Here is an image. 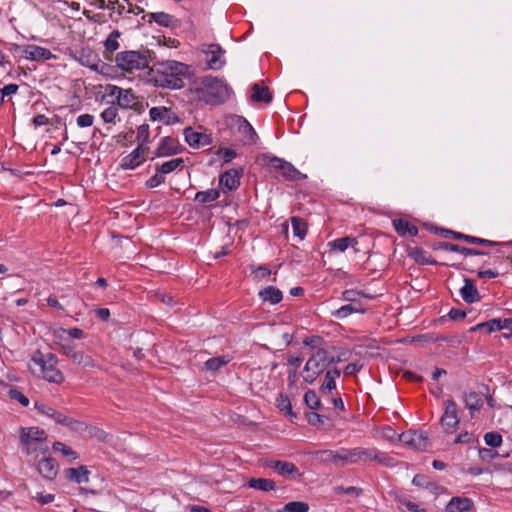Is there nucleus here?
Returning <instances> with one entry per match:
<instances>
[{
  "label": "nucleus",
  "mask_w": 512,
  "mask_h": 512,
  "mask_svg": "<svg viewBox=\"0 0 512 512\" xmlns=\"http://www.w3.org/2000/svg\"><path fill=\"white\" fill-rule=\"evenodd\" d=\"M190 91L207 104L224 103L231 94V88L224 79L210 75L194 80Z\"/></svg>",
  "instance_id": "obj_1"
},
{
  "label": "nucleus",
  "mask_w": 512,
  "mask_h": 512,
  "mask_svg": "<svg viewBox=\"0 0 512 512\" xmlns=\"http://www.w3.org/2000/svg\"><path fill=\"white\" fill-rule=\"evenodd\" d=\"M191 75L188 65L174 60L160 62L154 70V80L158 86L175 90L183 88L185 80Z\"/></svg>",
  "instance_id": "obj_2"
},
{
  "label": "nucleus",
  "mask_w": 512,
  "mask_h": 512,
  "mask_svg": "<svg viewBox=\"0 0 512 512\" xmlns=\"http://www.w3.org/2000/svg\"><path fill=\"white\" fill-rule=\"evenodd\" d=\"M149 53V50L121 51L115 55L114 62L118 69L132 74L149 67Z\"/></svg>",
  "instance_id": "obj_3"
},
{
  "label": "nucleus",
  "mask_w": 512,
  "mask_h": 512,
  "mask_svg": "<svg viewBox=\"0 0 512 512\" xmlns=\"http://www.w3.org/2000/svg\"><path fill=\"white\" fill-rule=\"evenodd\" d=\"M322 462H331L336 465L353 464L359 461H368L369 449L353 448L339 451L322 450L316 453Z\"/></svg>",
  "instance_id": "obj_4"
},
{
  "label": "nucleus",
  "mask_w": 512,
  "mask_h": 512,
  "mask_svg": "<svg viewBox=\"0 0 512 512\" xmlns=\"http://www.w3.org/2000/svg\"><path fill=\"white\" fill-rule=\"evenodd\" d=\"M47 435L43 429L28 427L21 429L20 443L28 455L45 454L49 451Z\"/></svg>",
  "instance_id": "obj_5"
},
{
  "label": "nucleus",
  "mask_w": 512,
  "mask_h": 512,
  "mask_svg": "<svg viewBox=\"0 0 512 512\" xmlns=\"http://www.w3.org/2000/svg\"><path fill=\"white\" fill-rule=\"evenodd\" d=\"M335 356L326 349H318L306 362L304 381L312 384L316 378L331 364L335 363Z\"/></svg>",
  "instance_id": "obj_6"
},
{
  "label": "nucleus",
  "mask_w": 512,
  "mask_h": 512,
  "mask_svg": "<svg viewBox=\"0 0 512 512\" xmlns=\"http://www.w3.org/2000/svg\"><path fill=\"white\" fill-rule=\"evenodd\" d=\"M32 360L40 367L44 379L57 384L63 382L64 376L61 371L56 368L58 360L54 354H42L37 352L33 356Z\"/></svg>",
  "instance_id": "obj_7"
},
{
  "label": "nucleus",
  "mask_w": 512,
  "mask_h": 512,
  "mask_svg": "<svg viewBox=\"0 0 512 512\" xmlns=\"http://www.w3.org/2000/svg\"><path fill=\"white\" fill-rule=\"evenodd\" d=\"M263 160L272 169H274L276 172H278L279 174H281L282 176H284L287 179L297 180V179L305 177L291 163H289L281 158H278L271 154H264Z\"/></svg>",
  "instance_id": "obj_8"
},
{
  "label": "nucleus",
  "mask_w": 512,
  "mask_h": 512,
  "mask_svg": "<svg viewBox=\"0 0 512 512\" xmlns=\"http://www.w3.org/2000/svg\"><path fill=\"white\" fill-rule=\"evenodd\" d=\"M60 349L62 354L69 357L74 364L83 368L94 367L92 358L83 352L76 351L73 343H63L60 345Z\"/></svg>",
  "instance_id": "obj_9"
},
{
  "label": "nucleus",
  "mask_w": 512,
  "mask_h": 512,
  "mask_svg": "<svg viewBox=\"0 0 512 512\" xmlns=\"http://www.w3.org/2000/svg\"><path fill=\"white\" fill-rule=\"evenodd\" d=\"M399 440L406 446L417 450H425L428 445V436L425 432L409 430L399 435Z\"/></svg>",
  "instance_id": "obj_10"
},
{
  "label": "nucleus",
  "mask_w": 512,
  "mask_h": 512,
  "mask_svg": "<svg viewBox=\"0 0 512 512\" xmlns=\"http://www.w3.org/2000/svg\"><path fill=\"white\" fill-rule=\"evenodd\" d=\"M183 134L185 141L192 148H200L212 144L211 134L196 131L192 127H186Z\"/></svg>",
  "instance_id": "obj_11"
},
{
  "label": "nucleus",
  "mask_w": 512,
  "mask_h": 512,
  "mask_svg": "<svg viewBox=\"0 0 512 512\" xmlns=\"http://www.w3.org/2000/svg\"><path fill=\"white\" fill-rule=\"evenodd\" d=\"M444 413L440 419V423L447 430L454 429L458 423L457 405L455 401L449 399L444 402Z\"/></svg>",
  "instance_id": "obj_12"
},
{
  "label": "nucleus",
  "mask_w": 512,
  "mask_h": 512,
  "mask_svg": "<svg viewBox=\"0 0 512 512\" xmlns=\"http://www.w3.org/2000/svg\"><path fill=\"white\" fill-rule=\"evenodd\" d=\"M204 53L207 55V64L210 69H220L224 65L225 61L222 58L224 50L220 45L210 44Z\"/></svg>",
  "instance_id": "obj_13"
},
{
  "label": "nucleus",
  "mask_w": 512,
  "mask_h": 512,
  "mask_svg": "<svg viewBox=\"0 0 512 512\" xmlns=\"http://www.w3.org/2000/svg\"><path fill=\"white\" fill-rule=\"evenodd\" d=\"M37 470L43 478L52 481L58 474L59 465L55 459L51 457H44L38 462Z\"/></svg>",
  "instance_id": "obj_14"
},
{
  "label": "nucleus",
  "mask_w": 512,
  "mask_h": 512,
  "mask_svg": "<svg viewBox=\"0 0 512 512\" xmlns=\"http://www.w3.org/2000/svg\"><path fill=\"white\" fill-rule=\"evenodd\" d=\"M146 151V148L138 146L129 155L122 158L120 167L124 170L138 167L145 160Z\"/></svg>",
  "instance_id": "obj_15"
},
{
  "label": "nucleus",
  "mask_w": 512,
  "mask_h": 512,
  "mask_svg": "<svg viewBox=\"0 0 512 512\" xmlns=\"http://www.w3.org/2000/svg\"><path fill=\"white\" fill-rule=\"evenodd\" d=\"M24 56L26 59L32 61L49 60L54 57L49 49L37 45L26 46L24 49Z\"/></svg>",
  "instance_id": "obj_16"
},
{
  "label": "nucleus",
  "mask_w": 512,
  "mask_h": 512,
  "mask_svg": "<svg viewBox=\"0 0 512 512\" xmlns=\"http://www.w3.org/2000/svg\"><path fill=\"white\" fill-rule=\"evenodd\" d=\"M460 295L469 304L480 300V294L476 288L475 281L469 278L464 279V286L460 288Z\"/></svg>",
  "instance_id": "obj_17"
},
{
  "label": "nucleus",
  "mask_w": 512,
  "mask_h": 512,
  "mask_svg": "<svg viewBox=\"0 0 512 512\" xmlns=\"http://www.w3.org/2000/svg\"><path fill=\"white\" fill-rule=\"evenodd\" d=\"M442 232L444 233V235L446 237L452 236L455 239L464 240V241H466L468 243H472V244H480L483 246H490V247L499 245V243L495 242V241L478 238V237H474V236H470V235H465V234H462L459 232H454L451 230H442Z\"/></svg>",
  "instance_id": "obj_18"
},
{
  "label": "nucleus",
  "mask_w": 512,
  "mask_h": 512,
  "mask_svg": "<svg viewBox=\"0 0 512 512\" xmlns=\"http://www.w3.org/2000/svg\"><path fill=\"white\" fill-rule=\"evenodd\" d=\"M242 170L231 169L224 172L220 176V184L227 188L229 191L235 190L240 185V177Z\"/></svg>",
  "instance_id": "obj_19"
},
{
  "label": "nucleus",
  "mask_w": 512,
  "mask_h": 512,
  "mask_svg": "<svg viewBox=\"0 0 512 512\" xmlns=\"http://www.w3.org/2000/svg\"><path fill=\"white\" fill-rule=\"evenodd\" d=\"M473 507V501L467 497H453L446 505V512H466Z\"/></svg>",
  "instance_id": "obj_20"
},
{
  "label": "nucleus",
  "mask_w": 512,
  "mask_h": 512,
  "mask_svg": "<svg viewBox=\"0 0 512 512\" xmlns=\"http://www.w3.org/2000/svg\"><path fill=\"white\" fill-rule=\"evenodd\" d=\"M266 466L276 471L279 475L288 477L298 471L297 467L286 461L271 460L266 463Z\"/></svg>",
  "instance_id": "obj_21"
},
{
  "label": "nucleus",
  "mask_w": 512,
  "mask_h": 512,
  "mask_svg": "<svg viewBox=\"0 0 512 512\" xmlns=\"http://www.w3.org/2000/svg\"><path fill=\"white\" fill-rule=\"evenodd\" d=\"M512 324V319L495 318L487 322L480 323L472 328V330L487 329L488 332L500 331L504 328H509Z\"/></svg>",
  "instance_id": "obj_22"
},
{
  "label": "nucleus",
  "mask_w": 512,
  "mask_h": 512,
  "mask_svg": "<svg viewBox=\"0 0 512 512\" xmlns=\"http://www.w3.org/2000/svg\"><path fill=\"white\" fill-rule=\"evenodd\" d=\"M179 152L174 140L171 137H164L161 139L157 150L155 152L157 157H164L175 155Z\"/></svg>",
  "instance_id": "obj_23"
},
{
  "label": "nucleus",
  "mask_w": 512,
  "mask_h": 512,
  "mask_svg": "<svg viewBox=\"0 0 512 512\" xmlns=\"http://www.w3.org/2000/svg\"><path fill=\"white\" fill-rule=\"evenodd\" d=\"M368 461H377L383 466L389 468H393L398 464V461L395 458L390 457L386 453L381 452L375 448L369 449Z\"/></svg>",
  "instance_id": "obj_24"
},
{
  "label": "nucleus",
  "mask_w": 512,
  "mask_h": 512,
  "mask_svg": "<svg viewBox=\"0 0 512 512\" xmlns=\"http://www.w3.org/2000/svg\"><path fill=\"white\" fill-rule=\"evenodd\" d=\"M239 132L243 135L242 141L245 145H252L256 143L258 135L247 120H241L239 124Z\"/></svg>",
  "instance_id": "obj_25"
},
{
  "label": "nucleus",
  "mask_w": 512,
  "mask_h": 512,
  "mask_svg": "<svg viewBox=\"0 0 512 512\" xmlns=\"http://www.w3.org/2000/svg\"><path fill=\"white\" fill-rule=\"evenodd\" d=\"M251 99L255 102L270 103L272 101V94L267 86H262L260 83L252 85Z\"/></svg>",
  "instance_id": "obj_26"
},
{
  "label": "nucleus",
  "mask_w": 512,
  "mask_h": 512,
  "mask_svg": "<svg viewBox=\"0 0 512 512\" xmlns=\"http://www.w3.org/2000/svg\"><path fill=\"white\" fill-rule=\"evenodd\" d=\"M120 36L121 32L119 30H113L104 41L105 59L112 60L107 54H112L120 48V43L118 42Z\"/></svg>",
  "instance_id": "obj_27"
},
{
  "label": "nucleus",
  "mask_w": 512,
  "mask_h": 512,
  "mask_svg": "<svg viewBox=\"0 0 512 512\" xmlns=\"http://www.w3.org/2000/svg\"><path fill=\"white\" fill-rule=\"evenodd\" d=\"M89 474L90 472L85 466H80L78 468H68L66 470L67 478L79 484L87 483L89 481Z\"/></svg>",
  "instance_id": "obj_28"
},
{
  "label": "nucleus",
  "mask_w": 512,
  "mask_h": 512,
  "mask_svg": "<svg viewBox=\"0 0 512 512\" xmlns=\"http://www.w3.org/2000/svg\"><path fill=\"white\" fill-rule=\"evenodd\" d=\"M143 19H147V22L149 23L156 22L158 25L163 27H169L173 22V17L165 12L148 13L143 17Z\"/></svg>",
  "instance_id": "obj_29"
},
{
  "label": "nucleus",
  "mask_w": 512,
  "mask_h": 512,
  "mask_svg": "<svg viewBox=\"0 0 512 512\" xmlns=\"http://www.w3.org/2000/svg\"><path fill=\"white\" fill-rule=\"evenodd\" d=\"M259 296L263 301H267L270 304H277L282 300V292L273 286H268L265 289L259 291Z\"/></svg>",
  "instance_id": "obj_30"
},
{
  "label": "nucleus",
  "mask_w": 512,
  "mask_h": 512,
  "mask_svg": "<svg viewBox=\"0 0 512 512\" xmlns=\"http://www.w3.org/2000/svg\"><path fill=\"white\" fill-rule=\"evenodd\" d=\"M341 374L340 369L334 367L332 369L327 370L325 374V381L321 386V392L322 393H330L333 389H335L336 384L335 380L338 378Z\"/></svg>",
  "instance_id": "obj_31"
},
{
  "label": "nucleus",
  "mask_w": 512,
  "mask_h": 512,
  "mask_svg": "<svg viewBox=\"0 0 512 512\" xmlns=\"http://www.w3.org/2000/svg\"><path fill=\"white\" fill-rule=\"evenodd\" d=\"M248 486L263 492L273 491L276 488L275 482L267 478H251L248 481Z\"/></svg>",
  "instance_id": "obj_32"
},
{
  "label": "nucleus",
  "mask_w": 512,
  "mask_h": 512,
  "mask_svg": "<svg viewBox=\"0 0 512 512\" xmlns=\"http://www.w3.org/2000/svg\"><path fill=\"white\" fill-rule=\"evenodd\" d=\"M116 104L123 109L132 108L136 104V97L132 89H123V91H119V97L117 98Z\"/></svg>",
  "instance_id": "obj_33"
},
{
  "label": "nucleus",
  "mask_w": 512,
  "mask_h": 512,
  "mask_svg": "<svg viewBox=\"0 0 512 512\" xmlns=\"http://www.w3.org/2000/svg\"><path fill=\"white\" fill-rule=\"evenodd\" d=\"M463 401L466 408L471 412L479 410L483 404L481 396L476 392L465 393L463 396Z\"/></svg>",
  "instance_id": "obj_34"
},
{
  "label": "nucleus",
  "mask_w": 512,
  "mask_h": 512,
  "mask_svg": "<svg viewBox=\"0 0 512 512\" xmlns=\"http://www.w3.org/2000/svg\"><path fill=\"white\" fill-rule=\"evenodd\" d=\"M393 226L399 234L404 235L408 233L411 236H416L418 233V229L416 226L410 225V223L402 219H395L393 221Z\"/></svg>",
  "instance_id": "obj_35"
},
{
  "label": "nucleus",
  "mask_w": 512,
  "mask_h": 512,
  "mask_svg": "<svg viewBox=\"0 0 512 512\" xmlns=\"http://www.w3.org/2000/svg\"><path fill=\"white\" fill-rule=\"evenodd\" d=\"M357 244V240L352 237L338 238L329 243L333 250L344 252L349 246L354 247Z\"/></svg>",
  "instance_id": "obj_36"
},
{
  "label": "nucleus",
  "mask_w": 512,
  "mask_h": 512,
  "mask_svg": "<svg viewBox=\"0 0 512 512\" xmlns=\"http://www.w3.org/2000/svg\"><path fill=\"white\" fill-rule=\"evenodd\" d=\"M409 256L421 264H436V261L431 260L428 257L427 252L419 247L410 248Z\"/></svg>",
  "instance_id": "obj_37"
},
{
  "label": "nucleus",
  "mask_w": 512,
  "mask_h": 512,
  "mask_svg": "<svg viewBox=\"0 0 512 512\" xmlns=\"http://www.w3.org/2000/svg\"><path fill=\"white\" fill-rule=\"evenodd\" d=\"M291 224L293 228V234L300 240H303L307 232L306 222L299 217H292Z\"/></svg>",
  "instance_id": "obj_38"
},
{
  "label": "nucleus",
  "mask_w": 512,
  "mask_h": 512,
  "mask_svg": "<svg viewBox=\"0 0 512 512\" xmlns=\"http://www.w3.org/2000/svg\"><path fill=\"white\" fill-rule=\"evenodd\" d=\"M149 116L152 121L163 120L166 116H168L166 123H170L171 110L166 107H152L149 110Z\"/></svg>",
  "instance_id": "obj_39"
},
{
  "label": "nucleus",
  "mask_w": 512,
  "mask_h": 512,
  "mask_svg": "<svg viewBox=\"0 0 512 512\" xmlns=\"http://www.w3.org/2000/svg\"><path fill=\"white\" fill-rule=\"evenodd\" d=\"M229 361L230 359L226 356H218L208 359L204 365L207 370L216 372L221 367L225 366Z\"/></svg>",
  "instance_id": "obj_40"
},
{
  "label": "nucleus",
  "mask_w": 512,
  "mask_h": 512,
  "mask_svg": "<svg viewBox=\"0 0 512 512\" xmlns=\"http://www.w3.org/2000/svg\"><path fill=\"white\" fill-rule=\"evenodd\" d=\"M219 191L216 189H208L206 191L197 192L195 200L201 204L215 201L219 197Z\"/></svg>",
  "instance_id": "obj_41"
},
{
  "label": "nucleus",
  "mask_w": 512,
  "mask_h": 512,
  "mask_svg": "<svg viewBox=\"0 0 512 512\" xmlns=\"http://www.w3.org/2000/svg\"><path fill=\"white\" fill-rule=\"evenodd\" d=\"M309 505L302 501H291L286 503L278 512H308Z\"/></svg>",
  "instance_id": "obj_42"
},
{
  "label": "nucleus",
  "mask_w": 512,
  "mask_h": 512,
  "mask_svg": "<svg viewBox=\"0 0 512 512\" xmlns=\"http://www.w3.org/2000/svg\"><path fill=\"white\" fill-rule=\"evenodd\" d=\"M352 313H364V309H362L360 307H356L353 304H347V305L340 307L335 312H333V315L338 319H342V318H346L347 316L351 315Z\"/></svg>",
  "instance_id": "obj_43"
},
{
  "label": "nucleus",
  "mask_w": 512,
  "mask_h": 512,
  "mask_svg": "<svg viewBox=\"0 0 512 512\" xmlns=\"http://www.w3.org/2000/svg\"><path fill=\"white\" fill-rule=\"evenodd\" d=\"M184 163V160L182 158H175L170 161H167L163 163L161 166L158 167V172L165 174H169L176 170L178 167H180Z\"/></svg>",
  "instance_id": "obj_44"
},
{
  "label": "nucleus",
  "mask_w": 512,
  "mask_h": 512,
  "mask_svg": "<svg viewBox=\"0 0 512 512\" xmlns=\"http://www.w3.org/2000/svg\"><path fill=\"white\" fill-rule=\"evenodd\" d=\"M304 400H305V403L306 405L310 408V409H313V410H319L321 409L322 405H321V401L319 399V397L317 396V394L312 391V390H308L305 395H304Z\"/></svg>",
  "instance_id": "obj_45"
},
{
  "label": "nucleus",
  "mask_w": 512,
  "mask_h": 512,
  "mask_svg": "<svg viewBox=\"0 0 512 512\" xmlns=\"http://www.w3.org/2000/svg\"><path fill=\"white\" fill-rule=\"evenodd\" d=\"M484 441L492 448L499 447L502 443V436L498 432H488L484 435Z\"/></svg>",
  "instance_id": "obj_46"
},
{
  "label": "nucleus",
  "mask_w": 512,
  "mask_h": 512,
  "mask_svg": "<svg viewBox=\"0 0 512 512\" xmlns=\"http://www.w3.org/2000/svg\"><path fill=\"white\" fill-rule=\"evenodd\" d=\"M53 449H54V451L61 452L64 456L71 457L72 459L78 458L77 453L62 442H59V441L54 442Z\"/></svg>",
  "instance_id": "obj_47"
},
{
  "label": "nucleus",
  "mask_w": 512,
  "mask_h": 512,
  "mask_svg": "<svg viewBox=\"0 0 512 512\" xmlns=\"http://www.w3.org/2000/svg\"><path fill=\"white\" fill-rule=\"evenodd\" d=\"M277 406L282 412H285L292 417L296 416L292 411L291 402L287 396L281 394L277 399Z\"/></svg>",
  "instance_id": "obj_48"
},
{
  "label": "nucleus",
  "mask_w": 512,
  "mask_h": 512,
  "mask_svg": "<svg viewBox=\"0 0 512 512\" xmlns=\"http://www.w3.org/2000/svg\"><path fill=\"white\" fill-rule=\"evenodd\" d=\"M64 426H67L70 430L80 434L84 433L88 429V426L84 422L72 419L70 417H68V421H66Z\"/></svg>",
  "instance_id": "obj_49"
},
{
  "label": "nucleus",
  "mask_w": 512,
  "mask_h": 512,
  "mask_svg": "<svg viewBox=\"0 0 512 512\" xmlns=\"http://www.w3.org/2000/svg\"><path fill=\"white\" fill-rule=\"evenodd\" d=\"M149 138V125L142 124L137 129V141L138 146L143 147V145L148 141Z\"/></svg>",
  "instance_id": "obj_50"
},
{
  "label": "nucleus",
  "mask_w": 512,
  "mask_h": 512,
  "mask_svg": "<svg viewBox=\"0 0 512 512\" xmlns=\"http://www.w3.org/2000/svg\"><path fill=\"white\" fill-rule=\"evenodd\" d=\"M117 115V108L115 106H110L101 113V118L105 123H114Z\"/></svg>",
  "instance_id": "obj_51"
},
{
  "label": "nucleus",
  "mask_w": 512,
  "mask_h": 512,
  "mask_svg": "<svg viewBox=\"0 0 512 512\" xmlns=\"http://www.w3.org/2000/svg\"><path fill=\"white\" fill-rule=\"evenodd\" d=\"M8 394L11 399L18 401L23 406L26 407L29 405V399L18 389H16V388L10 389Z\"/></svg>",
  "instance_id": "obj_52"
},
{
  "label": "nucleus",
  "mask_w": 512,
  "mask_h": 512,
  "mask_svg": "<svg viewBox=\"0 0 512 512\" xmlns=\"http://www.w3.org/2000/svg\"><path fill=\"white\" fill-rule=\"evenodd\" d=\"M165 182L164 174L161 172H158V168L156 169V174L153 175L150 179L146 181V186L149 188H155L162 183Z\"/></svg>",
  "instance_id": "obj_53"
},
{
  "label": "nucleus",
  "mask_w": 512,
  "mask_h": 512,
  "mask_svg": "<svg viewBox=\"0 0 512 512\" xmlns=\"http://www.w3.org/2000/svg\"><path fill=\"white\" fill-rule=\"evenodd\" d=\"M327 420V417L316 412H310L307 414V421L313 426L323 425Z\"/></svg>",
  "instance_id": "obj_54"
},
{
  "label": "nucleus",
  "mask_w": 512,
  "mask_h": 512,
  "mask_svg": "<svg viewBox=\"0 0 512 512\" xmlns=\"http://www.w3.org/2000/svg\"><path fill=\"white\" fill-rule=\"evenodd\" d=\"M413 485L418 487L430 488V486H435L434 483L428 482L427 478L423 474H416L412 480Z\"/></svg>",
  "instance_id": "obj_55"
},
{
  "label": "nucleus",
  "mask_w": 512,
  "mask_h": 512,
  "mask_svg": "<svg viewBox=\"0 0 512 512\" xmlns=\"http://www.w3.org/2000/svg\"><path fill=\"white\" fill-rule=\"evenodd\" d=\"M93 121L94 117L91 114H82L77 117V125L81 128L90 127Z\"/></svg>",
  "instance_id": "obj_56"
},
{
  "label": "nucleus",
  "mask_w": 512,
  "mask_h": 512,
  "mask_svg": "<svg viewBox=\"0 0 512 512\" xmlns=\"http://www.w3.org/2000/svg\"><path fill=\"white\" fill-rule=\"evenodd\" d=\"M479 457L482 460L490 461L498 456V453L489 448H480L478 451Z\"/></svg>",
  "instance_id": "obj_57"
},
{
  "label": "nucleus",
  "mask_w": 512,
  "mask_h": 512,
  "mask_svg": "<svg viewBox=\"0 0 512 512\" xmlns=\"http://www.w3.org/2000/svg\"><path fill=\"white\" fill-rule=\"evenodd\" d=\"M19 87L17 84H8L4 86L2 89H0V95L2 96V101H4V98L6 96H10L13 94H16Z\"/></svg>",
  "instance_id": "obj_58"
},
{
  "label": "nucleus",
  "mask_w": 512,
  "mask_h": 512,
  "mask_svg": "<svg viewBox=\"0 0 512 512\" xmlns=\"http://www.w3.org/2000/svg\"><path fill=\"white\" fill-rule=\"evenodd\" d=\"M217 155L222 156L224 158V162L228 163L233 158H235L237 154L234 150L225 148V149H219L217 152Z\"/></svg>",
  "instance_id": "obj_59"
},
{
  "label": "nucleus",
  "mask_w": 512,
  "mask_h": 512,
  "mask_svg": "<svg viewBox=\"0 0 512 512\" xmlns=\"http://www.w3.org/2000/svg\"><path fill=\"white\" fill-rule=\"evenodd\" d=\"M49 418L53 419L56 423L65 425L66 421H68V417L63 415L62 413L56 411L54 408L52 409L51 413L48 416Z\"/></svg>",
  "instance_id": "obj_60"
},
{
  "label": "nucleus",
  "mask_w": 512,
  "mask_h": 512,
  "mask_svg": "<svg viewBox=\"0 0 512 512\" xmlns=\"http://www.w3.org/2000/svg\"><path fill=\"white\" fill-rule=\"evenodd\" d=\"M41 505L48 504L54 501L55 496L53 494H43L38 492L34 497Z\"/></svg>",
  "instance_id": "obj_61"
},
{
  "label": "nucleus",
  "mask_w": 512,
  "mask_h": 512,
  "mask_svg": "<svg viewBox=\"0 0 512 512\" xmlns=\"http://www.w3.org/2000/svg\"><path fill=\"white\" fill-rule=\"evenodd\" d=\"M361 368H362V365H360L356 362L349 363L344 368V374L348 375V376L355 375L358 371H360Z\"/></svg>",
  "instance_id": "obj_62"
},
{
  "label": "nucleus",
  "mask_w": 512,
  "mask_h": 512,
  "mask_svg": "<svg viewBox=\"0 0 512 512\" xmlns=\"http://www.w3.org/2000/svg\"><path fill=\"white\" fill-rule=\"evenodd\" d=\"M448 316L451 320H460L465 318L466 312L461 309L452 308L449 311Z\"/></svg>",
  "instance_id": "obj_63"
},
{
  "label": "nucleus",
  "mask_w": 512,
  "mask_h": 512,
  "mask_svg": "<svg viewBox=\"0 0 512 512\" xmlns=\"http://www.w3.org/2000/svg\"><path fill=\"white\" fill-rule=\"evenodd\" d=\"M360 295V292L356 291V290H345L343 293H342V297L345 301H350V302H353L356 300L357 296Z\"/></svg>",
  "instance_id": "obj_64"
}]
</instances>
